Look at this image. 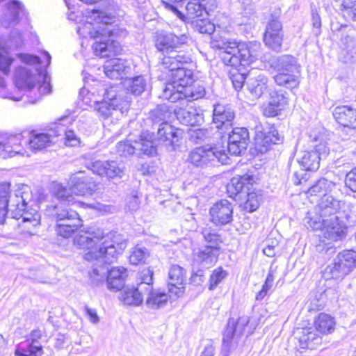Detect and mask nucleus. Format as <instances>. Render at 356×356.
Here are the masks:
<instances>
[{
    "instance_id": "f257e3e1",
    "label": "nucleus",
    "mask_w": 356,
    "mask_h": 356,
    "mask_svg": "<svg viewBox=\"0 0 356 356\" xmlns=\"http://www.w3.org/2000/svg\"><path fill=\"white\" fill-rule=\"evenodd\" d=\"M120 234H105L100 228L81 231L74 238V244L79 249L88 250L83 258L88 261H96L89 273L91 284L100 286L106 282L108 264L114 262L127 247L125 240H120Z\"/></svg>"
},
{
    "instance_id": "f03ea898",
    "label": "nucleus",
    "mask_w": 356,
    "mask_h": 356,
    "mask_svg": "<svg viewBox=\"0 0 356 356\" xmlns=\"http://www.w3.org/2000/svg\"><path fill=\"white\" fill-rule=\"evenodd\" d=\"M340 208V201L332 195L322 197L316 207L319 216H313L308 212L305 218V225L314 230H321L325 238L336 241L344 236L346 229L336 215Z\"/></svg>"
},
{
    "instance_id": "7ed1b4c3",
    "label": "nucleus",
    "mask_w": 356,
    "mask_h": 356,
    "mask_svg": "<svg viewBox=\"0 0 356 356\" xmlns=\"http://www.w3.org/2000/svg\"><path fill=\"white\" fill-rule=\"evenodd\" d=\"M51 135L49 134H39L25 138L23 134L11 135L5 140L0 141V157L6 159L16 155H24L26 153L24 146L40 150L49 146L52 143Z\"/></svg>"
},
{
    "instance_id": "20e7f679",
    "label": "nucleus",
    "mask_w": 356,
    "mask_h": 356,
    "mask_svg": "<svg viewBox=\"0 0 356 356\" xmlns=\"http://www.w3.org/2000/svg\"><path fill=\"white\" fill-rule=\"evenodd\" d=\"M216 47L223 54L222 58L225 64L238 67L249 65L254 61L259 44L222 41Z\"/></svg>"
},
{
    "instance_id": "39448f33",
    "label": "nucleus",
    "mask_w": 356,
    "mask_h": 356,
    "mask_svg": "<svg viewBox=\"0 0 356 356\" xmlns=\"http://www.w3.org/2000/svg\"><path fill=\"white\" fill-rule=\"evenodd\" d=\"M172 54L164 55L161 65L170 72L172 83L167 85L176 86L175 90L176 91L193 82V73L191 70L185 67L186 65L192 63V59L189 56L184 52H172Z\"/></svg>"
},
{
    "instance_id": "423d86ee",
    "label": "nucleus",
    "mask_w": 356,
    "mask_h": 356,
    "mask_svg": "<svg viewBox=\"0 0 356 356\" xmlns=\"http://www.w3.org/2000/svg\"><path fill=\"white\" fill-rule=\"evenodd\" d=\"M95 24L91 21L86 20L80 22L76 28L77 33L82 38H90L96 41L92 44V49L96 56L102 58L108 57L112 53L115 54L120 50V47L116 42L108 44L103 41V38H106L104 33H102V23H97L93 20Z\"/></svg>"
},
{
    "instance_id": "0eeeda50",
    "label": "nucleus",
    "mask_w": 356,
    "mask_h": 356,
    "mask_svg": "<svg viewBox=\"0 0 356 356\" xmlns=\"http://www.w3.org/2000/svg\"><path fill=\"white\" fill-rule=\"evenodd\" d=\"M88 18L92 20H95L97 23H102V33H104L106 36L103 38V41L111 44L116 42L119 46L120 43L115 40L118 38L124 37L127 35V30L120 27L118 25H113L116 22V17L115 11L111 8L106 9H93L88 12ZM121 48V47H120ZM122 49L115 54L112 53L108 57L115 55L120 52Z\"/></svg>"
},
{
    "instance_id": "6e6552de",
    "label": "nucleus",
    "mask_w": 356,
    "mask_h": 356,
    "mask_svg": "<svg viewBox=\"0 0 356 356\" xmlns=\"http://www.w3.org/2000/svg\"><path fill=\"white\" fill-rule=\"evenodd\" d=\"M272 66L278 72L274 76L275 83L287 88H294L300 83L299 65L295 57L282 55L274 58Z\"/></svg>"
},
{
    "instance_id": "1a4fd4ad",
    "label": "nucleus",
    "mask_w": 356,
    "mask_h": 356,
    "mask_svg": "<svg viewBox=\"0 0 356 356\" xmlns=\"http://www.w3.org/2000/svg\"><path fill=\"white\" fill-rule=\"evenodd\" d=\"M9 197L12 218H22L23 222H29L32 226L39 225L40 216L38 211L32 208L27 209L31 200L29 193L16 191L13 194H10Z\"/></svg>"
},
{
    "instance_id": "9d476101",
    "label": "nucleus",
    "mask_w": 356,
    "mask_h": 356,
    "mask_svg": "<svg viewBox=\"0 0 356 356\" xmlns=\"http://www.w3.org/2000/svg\"><path fill=\"white\" fill-rule=\"evenodd\" d=\"M175 85H165L163 89L161 97L171 102H177L186 99L187 102H193L204 97L206 88L203 83L192 82L180 90H175Z\"/></svg>"
},
{
    "instance_id": "9b49d317",
    "label": "nucleus",
    "mask_w": 356,
    "mask_h": 356,
    "mask_svg": "<svg viewBox=\"0 0 356 356\" xmlns=\"http://www.w3.org/2000/svg\"><path fill=\"white\" fill-rule=\"evenodd\" d=\"M229 157L225 149L218 147H197L192 150L188 155V160L197 167H205L209 164L215 165L216 162L227 164Z\"/></svg>"
},
{
    "instance_id": "f8f14e48",
    "label": "nucleus",
    "mask_w": 356,
    "mask_h": 356,
    "mask_svg": "<svg viewBox=\"0 0 356 356\" xmlns=\"http://www.w3.org/2000/svg\"><path fill=\"white\" fill-rule=\"evenodd\" d=\"M356 267V252L344 250L336 257L332 265L327 266L325 275L327 279L342 280Z\"/></svg>"
},
{
    "instance_id": "ddd939ff",
    "label": "nucleus",
    "mask_w": 356,
    "mask_h": 356,
    "mask_svg": "<svg viewBox=\"0 0 356 356\" xmlns=\"http://www.w3.org/2000/svg\"><path fill=\"white\" fill-rule=\"evenodd\" d=\"M249 322L248 316H241L236 321L234 318H229L223 334L222 346L223 356H228L230 350L236 346L238 339L243 334Z\"/></svg>"
},
{
    "instance_id": "4468645a",
    "label": "nucleus",
    "mask_w": 356,
    "mask_h": 356,
    "mask_svg": "<svg viewBox=\"0 0 356 356\" xmlns=\"http://www.w3.org/2000/svg\"><path fill=\"white\" fill-rule=\"evenodd\" d=\"M254 129L255 149L261 154L266 152L272 145L282 142V136L274 127L264 129L262 124L259 123L255 126Z\"/></svg>"
},
{
    "instance_id": "2eb2a0df",
    "label": "nucleus",
    "mask_w": 356,
    "mask_h": 356,
    "mask_svg": "<svg viewBox=\"0 0 356 356\" xmlns=\"http://www.w3.org/2000/svg\"><path fill=\"white\" fill-rule=\"evenodd\" d=\"M93 173L109 179L122 178L125 175L126 167L122 161H100L91 162L88 165Z\"/></svg>"
},
{
    "instance_id": "dca6fc26",
    "label": "nucleus",
    "mask_w": 356,
    "mask_h": 356,
    "mask_svg": "<svg viewBox=\"0 0 356 356\" xmlns=\"http://www.w3.org/2000/svg\"><path fill=\"white\" fill-rule=\"evenodd\" d=\"M234 207L227 200H220L209 209L210 220L216 226L229 224L233 220Z\"/></svg>"
},
{
    "instance_id": "f3484780",
    "label": "nucleus",
    "mask_w": 356,
    "mask_h": 356,
    "mask_svg": "<svg viewBox=\"0 0 356 356\" xmlns=\"http://www.w3.org/2000/svg\"><path fill=\"white\" fill-rule=\"evenodd\" d=\"M228 135L227 151L230 154L238 155L247 149L250 141L249 131L247 128H233Z\"/></svg>"
},
{
    "instance_id": "a211bd4d",
    "label": "nucleus",
    "mask_w": 356,
    "mask_h": 356,
    "mask_svg": "<svg viewBox=\"0 0 356 356\" xmlns=\"http://www.w3.org/2000/svg\"><path fill=\"white\" fill-rule=\"evenodd\" d=\"M283 31L281 22L272 19L267 24L264 36L265 44L275 51H280L283 42Z\"/></svg>"
},
{
    "instance_id": "6ab92c4d",
    "label": "nucleus",
    "mask_w": 356,
    "mask_h": 356,
    "mask_svg": "<svg viewBox=\"0 0 356 356\" xmlns=\"http://www.w3.org/2000/svg\"><path fill=\"white\" fill-rule=\"evenodd\" d=\"M94 102L96 103V109L102 117L108 120V118L118 120L124 111L129 108V102L124 101L120 104L111 103L106 99L99 100L95 98Z\"/></svg>"
},
{
    "instance_id": "aec40b11",
    "label": "nucleus",
    "mask_w": 356,
    "mask_h": 356,
    "mask_svg": "<svg viewBox=\"0 0 356 356\" xmlns=\"http://www.w3.org/2000/svg\"><path fill=\"white\" fill-rule=\"evenodd\" d=\"M41 336L40 330H33L30 339L20 343L17 346L15 350V356H42L43 354L42 346L38 341Z\"/></svg>"
},
{
    "instance_id": "412c9836",
    "label": "nucleus",
    "mask_w": 356,
    "mask_h": 356,
    "mask_svg": "<svg viewBox=\"0 0 356 356\" xmlns=\"http://www.w3.org/2000/svg\"><path fill=\"white\" fill-rule=\"evenodd\" d=\"M235 113L230 105L218 104L214 105L213 122L218 129H229L232 127Z\"/></svg>"
},
{
    "instance_id": "4be33fe9",
    "label": "nucleus",
    "mask_w": 356,
    "mask_h": 356,
    "mask_svg": "<svg viewBox=\"0 0 356 356\" xmlns=\"http://www.w3.org/2000/svg\"><path fill=\"white\" fill-rule=\"evenodd\" d=\"M184 44H186V37L184 35L177 37L166 33H161L157 36L155 46L159 51L170 56L173 55L172 52H178L176 49Z\"/></svg>"
},
{
    "instance_id": "5701e85b",
    "label": "nucleus",
    "mask_w": 356,
    "mask_h": 356,
    "mask_svg": "<svg viewBox=\"0 0 356 356\" xmlns=\"http://www.w3.org/2000/svg\"><path fill=\"white\" fill-rule=\"evenodd\" d=\"M182 136V131L167 122L160 123L158 131L156 141L157 145L164 146H173L176 145Z\"/></svg>"
},
{
    "instance_id": "b1692460",
    "label": "nucleus",
    "mask_w": 356,
    "mask_h": 356,
    "mask_svg": "<svg viewBox=\"0 0 356 356\" xmlns=\"http://www.w3.org/2000/svg\"><path fill=\"white\" fill-rule=\"evenodd\" d=\"M169 292L179 297L184 292V282L186 280V270L179 265H172L168 272Z\"/></svg>"
},
{
    "instance_id": "393cba45",
    "label": "nucleus",
    "mask_w": 356,
    "mask_h": 356,
    "mask_svg": "<svg viewBox=\"0 0 356 356\" xmlns=\"http://www.w3.org/2000/svg\"><path fill=\"white\" fill-rule=\"evenodd\" d=\"M174 113L177 119L184 125L196 126L204 122V116L202 111L193 106L181 107L174 109Z\"/></svg>"
},
{
    "instance_id": "a878e982",
    "label": "nucleus",
    "mask_w": 356,
    "mask_h": 356,
    "mask_svg": "<svg viewBox=\"0 0 356 356\" xmlns=\"http://www.w3.org/2000/svg\"><path fill=\"white\" fill-rule=\"evenodd\" d=\"M40 77V75L27 67H19L15 71L14 80L18 88L31 90Z\"/></svg>"
},
{
    "instance_id": "bb28decb",
    "label": "nucleus",
    "mask_w": 356,
    "mask_h": 356,
    "mask_svg": "<svg viewBox=\"0 0 356 356\" xmlns=\"http://www.w3.org/2000/svg\"><path fill=\"white\" fill-rule=\"evenodd\" d=\"M105 75L111 79H120L130 70L127 62L120 58H112L106 60L104 64Z\"/></svg>"
},
{
    "instance_id": "cd10ccee",
    "label": "nucleus",
    "mask_w": 356,
    "mask_h": 356,
    "mask_svg": "<svg viewBox=\"0 0 356 356\" xmlns=\"http://www.w3.org/2000/svg\"><path fill=\"white\" fill-rule=\"evenodd\" d=\"M332 114L340 125L356 129V108L348 105L338 106L334 108Z\"/></svg>"
},
{
    "instance_id": "c85d7f7f",
    "label": "nucleus",
    "mask_w": 356,
    "mask_h": 356,
    "mask_svg": "<svg viewBox=\"0 0 356 356\" xmlns=\"http://www.w3.org/2000/svg\"><path fill=\"white\" fill-rule=\"evenodd\" d=\"M72 181V191L76 195H91L96 191L97 186L92 179L85 176L82 172L75 175Z\"/></svg>"
},
{
    "instance_id": "c756f323",
    "label": "nucleus",
    "mask_w": 356,
    "mask_h": 356,
    "mask_svg": "<svg viewBox=\"0 0 356 356\" xmlns=\"http://www.w3.org/2000/svg\"><path fill=\"white\" fill-rule=\"evenodd\" d=\"M339 183H337L326 178H321L315 182L308 190L307 194L311 199V202L315 200V197H325V195H330L329 193L333 191Z\"/></svg>"
},
{
    "instance_id": "7c9ffc66",
    "label": "nucleus",
    "mask_w": 356,
    "mask_h": 356,
    "mask_svg": "<svg viewBox=\"0 0 356 356\" xmlns=\"http://www.w3.org/2000/svg\"><path fill=\"white\" fill-rule=\"evenodd\" d=\"M268 77L264 74L249 76L246 81V88L252 99H257L268 91Z\"/></svg>"
},
{
    "instance_id": "2f4dec72",
    "label": "nucleus",
    "mask_w": 356,
    "mask_h": 356,
    "mask_svg": "<svg viewBox=\"0 0 356 356\" xmlns=\"http://www.w3.org/2000/svg\"><path fill=\"white\" fill-rule=\"evenodd\" d=\"M127 277V269L124 267H115L108 269L106 276V286L112 291H120L124 286L125 279Z\"/></svg>"
},
{
    "instance_id": "473e14b6",
    "label": "nucleus",
    "mask_w": 356,
    "mask_h": 356,
    "mask_svg": "<svg viewBox=\"0 0 356 356\" xmlns=\"http://www.w3.org/2000/svg\"><path fill=\"white\" fill-rule=\"evenodd\" d=\"M287 104V98L278 92L270 94V101L264 108V115L266 117H275L277 115L284 106Z\"/></svg>"
},
{
    "instance_id": "72a5a7b5",
    "label": "nucleus",
    "mask_w": 356,
    "mask_h": 356,
    "mask_svg": "<svg viewBox=\"0 0 356 356\" xmlns=\"http://www.w3.org/2000/svg\"><path fill=\"white\" fill-rule=\"evenodd\" d=\"M65 204L59 203L58 205L52 207V216L55 217L57 222L72 221L81 222L78 213Z\"/></svg>"
},
{
    "instance_id": "f704fd0d",
    "label": "nucleus",
    "mask_w": 356,
    "mask_h": 356,
    "mask_svg": "<svg viewBox=\"0 0 356 356\" xmlns=\"http://www.w3.org/2000/svg\"><path fill=\"white\" fill-rule=\"evenodd\" d=\"M318 151L302 152L297 157L300 165L305 171H316L318 169L321 161Z\"/></svg>"
},
{
    "instance_id": "c9c22d12",
    "label": "nucleus",
    "mask_w": 356,
    "mask_h": 356,
    "mask_svg": "<svg viewBox=\"0 0 356 356\" xmlns=\"http://www.w3.org/2000/svg\"><path fill=\"white\" fill-rule=\"evenodd\" d=\"M4 15L9 24H16L26 16V12L20 1L13 0L7 3Z\"/></svg>"
},
{
    "instance_id": "e433bc0d",
    "label": "nucleus",
    "mask_w": 356,
    "mask_h": 356,
    "mask_svg": "<svg viewBox=\"0 0 356 356\" xmlns=\"http://www.w3.org/2000/svg\"><path fill=\"white\" fill-rule=\"evenodd\" d=\"M322 343V337L316 330L303 329L299 338V345L301 348L314 349Z\"/></svg>"
},
{
    "instance_id": "4c0bfd02",
    "label": "nucleus",
    "mask_w": 356,
    "mask_h": 356,
    "mask_svg": "<svg viewBox=\"0 0 356 356\" xmlns=\"http://www.w3.org/2000/svg\"><path fill=\"white\" fill-rule=\"evenodd\" d=\"M10 184L4 183L0 185V224H3L8 213H10V201L9 195Z\"/></svg>"
},
{
    "instance_id": "58836bf2",
    "label": "nucleus",
    "mask_w": 356,
    "mask_h": 356,
    "mask_svg": "<svg viewBox=\"0 0 356 356\" xmlns=\"http://www.w3.org/2000/svg\"><path fill=\"white\" fill-rule=\"evenodd\" d=\"M149 136V134H143L140 135L138 140H135V145L137 149L136 154L140 156L141 154H145L148 156H152L156 154V149L155 147V145L156 143V140H149L147 137Z\"/></svg>"
},
{
    "instance_id": "ea45409f",
    "label": "nucleus",
    "mask_w": 356,
    "mask_h": 356,
    "mask_svg": "<svg viewBox=\"0 0 356 356\" xmlns=\"http://www.w3.org/2000/svg\"><path fill=\"white\" fill-rule=\"evenodd\" d=\"M339 31L341 33V43L343 47L348 51H352L356 48L355 30L353 26L341 25Z\"/></svg>"
},
{
    "instance_id": "a19ab883",
    "label": "nucleus",
    "mask_w": 356,
    "mask_h": 356,
    "mask_svg": "<svg viewBox=\"0 0 356 356\" xmlns=\"http://www.w3.org/2000/svg\"><path fill=\"white\" fill-rule=\"evenodd\" d=\"M219 248L215 245H207L195 253L196 260L199 262L211 264L217 260Z\"/></svg>"
},
{
    "instance_id": "79ce46f5",
    "label": "nucleus",
    "mask_w": 356,
    "mask_h": 356,
    "mask_svg": "<svg viewBox=\"0 0 356 356\" xmlns=\"http://www.w3.org/2000/svg\"><path fill=\"white\" fill-rule=\"evenodd\" d=\"M316 331L322 334L331 333L335 325L334 318L329 314L321 313L314 321Z\"/></svg>"
},
{
    "instance_id": "37998d69",
    "label": "nucleus",
    "mask_w": 356,
    "mask_h": 356,
    "mask_svg": "<svg viewBox=\"0 0 356 356\" xmlns=\"http://www.w3.org/2000/svg\"><path fill=\"white\" fill-rule=\"evenodd\" d=\"M120 300L124 305L130 306H139L143 302V296L137 292L135 287L124 289L120 293Z\"/></svg>"
},
{
    "instance_id": "c03bdc74",
    "label": "nucleus",
    "mask_w": 356,
    "mask_h": 356,
    "mask_svg": "<svg viewBox=\"0 0 356 356\" xmlns=\"http://www.w3.org/2000/svg\"><path fill=\"white\" fill-rule=\"evenodd\" d=\"M253 181V178L250 175H245L239 177H234L231 179L230 183L227 186L229 193L236 195L241 192L245 187L248 189V184Z\"/></svg>"
},
{
    "instance_id": "a18cd8bd",
    "label": "nucleus",
    "mask_w": 356,
    "mask_h": 356,
    "mask_svg": "<svg viewBox=\"0 0 356 356\" xmlns=\"http://www.w3.org/2000/svg\"><path fill=\"white\" fill-rule=\"evenodd\" d=\"M168 295L165 292L154 290L146 300V305L152 309H157L166 305Z\"/></svg>"
},
{
    "instance_id": "49530a36",
    "label": "nucleus",
    "mask_w": 356,
    "mask_h": 356,
    "mask_svg": "<svg viewBox=\"0 0 356 356\" xmlns=\"http://www.w3.org/2000/svg\"><path fill=\"white\" fill-rule=\"evenodd\" d=\"M52 192L60 200V203L70 204L74 202L72 187L67 188L60 184H55L52 187Z\"/></svg>"
},
{
    "instance_id": "de8ad7c7",
    "label": "nucleus",
    "mask_w": 356,
    "mask_h": 356,
    "mask_svg": "<svg viewBox=\"0 0 356 356\" xmlns=\"http://www.w3.org/2000/svg\"><path fill=\"white\" fill-rule=\"evenodd\" d=\"M55 134L54 136H60L62 133L65 134V144L70 147H76L79 145L80 140L76 136L74 131L66 130L63 127L59 124L55 125Z\"/></svg>"
},
{
    "instance_id": "09e8293b",
    "label": "nucleus",
    "mask_w": 356,
    "mask_h": 356,
    "mask_svg": "<svg viewBox=\"0 0 356 356\" xmlns=\"http://www.w3.org/2000/svg\"><path fill=\"white\" fill-rule=\"evenodd\" d=\"M170 113L165 104L158 105L149 113V118L154 123L166 122L170 118Z\"/></svg>"
},
{
    "instance_id": "8fccbe9b",
    "label": "nucleus",
    "mask_w": 356,
    "mask_h": 356,
    "mask_svg": "<svg viewBox=\"0 0 356 356\" xmlns=\"http://www.w3.org/2000/svg\"><path fill=\"white\" fill-rule=\"evenodd\" d=\"M187 14L191 18L204 17L206 8L202 3L201 0H191L186 6Z\"/></svg>"
},
{
    "instance_id": "3c124183",
    "label": "nucleus",
    "mask_w": 356,
    "mask_h": 356,
    "mask_svg": "<svg viewBox=\"0 0 356 356\" xmlns=\"http://www.w3.org/2000/svg\"><path fill=\"white\" fill-rule=\"evenodd\" d=\"M13 59L8 55L4 47L3 41L0 38V71L4 74H8Z\"/></svg>"
},
{
    "instance_id": "603ef678",
    "label": "nucleus",
    "mask_w": 356,
    "mask_h": 356,
    "mask_svg": "<svg viewBox=\"0 0 356 356\" xmlns=\"http://www.w3.org/2000/svg\"><path fill=\"white\" fill-rule=\"evenodd\" d=\"M81 225V222H72V224L60 222L57 224L56 230L58 235L67 238L72 236Z\"/></svg>"
},
{
    "instance_id": "864d4df0",
    "label": "nucleus",
    "mask_w": 356,
    "mask_h": 356,
    "mask_svg": "<svg viewBox=\"0 0 356 356\" xmlns=\"http://www.w3.org/2000/svg\"><path fill=\"white\" fill-rule=\"evenodd\" d=\"M102 88L98 90V95L103 96V99H106L111 103L120 104L124 100H122L120 96L118 95L117 90L114 86H111L109 88L102 86Z\"/></svg>"
},
{
    "instance_id": "5fc2aeb1",
    "label": "nucleus",
    "mask_w": 356,
    "mask_h": 356,
    "mask_svg": "<svg viewBox=\"0 0 356 356\" xmlns=\"http://www.w3.org/2000/svg\"><path fill=\"white\" fill-rule=\"evenodd\" d=\"M261 200V195L254 192L248 193L247 200L243 204V209L250 213L254 212L259 207Z\"/></svg>"
},
{
    "instance_id": "6e6d98bb",
    "label": "nucleus",
    "mask_w": 356,
    "mask_h": 356,
    "mask_svg": "<svg viewBox=\"0 0 356 356\" xmlns=\"http://www.w3.org/2000/svg\"><path fill=\"white\" fill-rule=\"evenodd\" d=\"M127 90L134 95H140L145 88L146 82L143 76H138L129 80Z\"/></svg>"
},
{
    "instance_id": "4d7b16f0",
    "label": "nucleus",
    "mask_w": 356,
    "mask_h": 356,
    "mask_svg": "<svg viewBox=\"0 0 356 356\" xmlns=\"http://www.w3.org/2000/svg\"><path fill=\"white\" fill-rule=\"evenodd\" d=\"M136 149H137V147H136L135 145V140H132L131 138L125 141H121L118 143L117 145V152L120 155L124 156L136 154Z\"/></svg>"
},
{
    "instance_id": "13d9d810",
    "label": "nucleus",
    "mask_w": 356,
    "mask_h": 356,
    "mask_svg": "<svg viewBox=\"0 0 356 356\" xmlns=\"http://www.w3.org/2000/svg\"><path fill=\"white\" fill-rule=\"evenodd\" d=\"M149 255L148 251L145 248L136 246L129 256L131 264L137 265L144 263L147 257Z\"/></svg>"
},
{
    "instance_id": "bf43d9fd",
    "label": "nucleus",
    "mask_w": 356,
    "mask_h": 356,
    "mask_svg": "<svg viewBox=\"0 0 356 356\" xmlns=\"http://www.w3.org/2000/svg\"><path fill=\"white\" fill-rule=\"evenodd\" d=\"M241 69H237V67H234L230 71V79L236 90H239L243 88L246 79L245 73L241 72Z\"/></svg>"
},
{
    "instance_id": "052dcab7",
    "label": "nucleus",
    "mask_w": 356,
    "mask_h": 356,
    "mask_svg": "<svg viewBox=\"0 0 356 356\" xmlns=\"http://www.w3.org/2000/svg\"><path fill=\"white\" fill-rule=\"evenodd\" d=\"M227 272L222 267L213 270L209 278V289L214 290L216 286L226 277Z\"/></svg>"
},
{
    "instance_id": "680f3d73",
    "label": "nucleus",
    "mask_w": 356,
    "mask_h": 356,
    "mask_svg": "<svg viewBox=\"0 0 356 356\" xmlns=\"http://www.w3.org/2000/svg\"><path fill=\"white\" fill-rule=\"evenodd\" d=\"M212 129H196L192 130L190 133L191 140L195 143L205 142L212 134Z\"/></svg>"
},
{
    "instance_id": "e2e57ef3",
    "label": "nucleus",
    "mask_w": 356,
    "mask_h": 356,
    "mask_svg": "<svg viewBox=\"0 0 356 356\" xmlns=\"http://www.w3.org/2000/svg\"><path fill=\"white\" fill-rule=\"evenodd\" d=\"M342 6L343 16L347 19L356 21V1L346 0Z\"/></svg>"
},
{
    "instance_id": "0e129e2a",
    "label": "nucleus",
    "mask_w": 356,
    "mask_h": 356,
    "mask_svg": "<svg viewBox=\"0 0 356 356\" xmlns=\"http://www.w3.org/2000/svg\"><path fill=\"white\" fill-rule=\"evenodd\" d=\"M202 234L204 240L211 244V245L218 247V243L221 242L220 236L215 230H211L210 228H204Z\"/></svg>"
},
{
    "instance_id": "69168bd1",
    "label": "nucleus",
    "mask_w": 356,
    "mask_h": 356,
    "mask_svg": "<svg viewBox=\"0 0 356 356\" xmlns=\"http://www.w3.org/2000/svg\"><path fill=\"white\" fill-rule=\"evenodd\" d=\"M344 182L348 188L356 193V167L346 173Z\"/></svg>"
},
{
    "instance_id": "338daca9",
    "label": "nucleus",
    "mask_w": 356,
    "mask_h": 356,
    "mask_svg": "<svg viewBox=\"0 0 356 356\" xmlns=\"http://www.w3.org/2000/svg\"><path fill=\"white\" fill-rule=\"evenodd\" d=\"M153 275L154 272L149 268L143 269L140 273L139 279L140 280V283H145L149 284H153Z\"/></svg>"
},
{
    "instance_id": "774afa93",
    "label": "nucleus",
    "mask_w": 356,
    "mask_h": 356,
    "mask_svg": "<svg viewBox=\"0 0 356 356\" xmlns=\"http://www.w3.org/2000/svg\"><path fill=\"white\" fill-rule=\"evenodd\" d=\"M135 289L137 290V292H139L140 296H143V298L144 296L147 295L149 296L150 293L154 291L152 284L140 282L137 284V287H135Z\"/></svg>"
}]
</instances>
